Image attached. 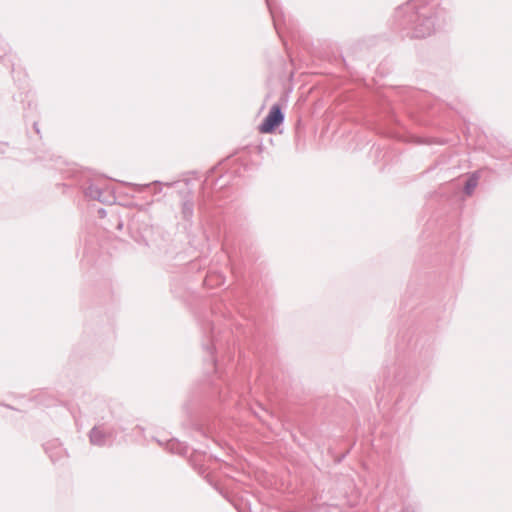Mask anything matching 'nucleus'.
I'll return each instance as SVG.
<instances>
[{"instance_id": "nucleus-5", "label": "nucleus", "mask_w": 512, "mask_h": 512, "mask_svg": "<svg viewBox=\"0 0 512 512\" xmlns=\"http://www.w3.org/2000/svg\"><path fill=\"white\" fill-rule=\"evenodd\" d=\"M182 218L187 222H192L194 216V203L192 197L187 196L183 198L181 205Z\"/></svg>"}, {"instance_id": "nucleus-2", "label": "nucleus", "mask_w": 512, "mask_h": 512, "mask_svg": "<svg viewBox=\"0 0 512 512\" xmlns=\"http://www.w3.org/2000/svg\"><path fill=\"white\" fill-rule=\"evenodd\" d=\"M285 115L279 104H274L263 122L259 126V131L262 133H272L275 129L283 123Z\"/></svg>"}, {"instance_id": "nucleus-11", "label": "nucleus", "mask_w": 512, "mask_h": 512, "mask_svg": "<svg viewBox=\"0 0 512 512\" xmlns=\"http://www.w3.org/2000/svg\"><path fill=\"white\" fill-rule=\"evenodd\" d=\"M33 126H34V129H35L36 133L39 134L38 124L35 122Z\"/></svg>"}, {"instance_id": "nucleus-7", "label": "nucleus", "mask_w": 512, "mask_h": 512, "mask_svg": "<svg viewBox=\"0 0 512 512\" xmlns=\"http://www.w3.org/2000/svg\"><path fill=\"white\" fill-rule=\"evenodd\" d=\"M266 3L269 8V11L271 13L274 27H275L276 31L280 34V20H279V16L277 15L276 8L273 7L271 0H266Z\"/></svg>"}, {"instance_id": "nucleus-10", "label": "nucleus", "mask_w": 512, "mask_h": 512, "mask_svg": "<svg viewBox=\"0 0 512 512\" xmlns=\"http://www.w3.org/2000/svg\"><path fill=\"white\" fill-rule=\"evenodd\" d=\"M149 186H150V184H145V185H135V187H137V188H138V191H141L142 189L147 188V187H149Z\"/></svg>"}, {"instance_id": "nucleus-6", "label": "nucleus", "mask_w": 512, "mask_h": 512, "mask_svg": "<svg viewBox=\"0 0 512 512\" xmlns=\"http://www.w3.org/2000/svg\"><path fill=\"white\" fill-rule=\"evenodd\" d=\"M478 181H479V173L478 172H474L473 174L470 175V177L467 179L465 186H464V191L467 195H472V193L474 192V189L478 185Z\"/></svg>"}, {"instance_id": "nucleus-12", "label": "nucleus", "mask_w": 512, "mask_h": 512, "mask_svg": "<svg viewBox=\"0 0 512 512\" xmlns=\"http://www.w3.org/2000/svg\"><path fill=\"white\" fill-rule=\"evenodd\" d=\"M207 350L209 351V353L212 355L213 354V347H207Z\"/></svg>"}, {"instance_id": "nucleus-13", "label": "nucleus", "mask_w": 512, "mask_h": 512, "mask_svg": "<svg viewBox=\"0 0 512 512\" xmlns=\"http://www.w3.org/2000/svg\"><path fill=\"white\" fill-rule=\"evenodd\" d=\"M236 508L239 510V512H246V511H245L244 509H242V508H239V507H237V506H236Z\"/></svg>"}, {"instance_id": "nucleus-9", "label": "nucleus", "mask_w": 512, "mask_h": 512, "mask_svg": "<svg viewBox=\"0 0 512 512\" xmlns=\"http://www.w3.org/2000/svg\"><path fill=\"white\" fill-rule=\"evenodd\" d=\"M98 214H99V216H100L101 218H103V217H105V216H106V210H105V209H103V208H100V209L98 210Z\"/></svg>"}, {"instance_id": "nucleus-1", "label": "nucleus", "mask_w": 512, "mask_h": 512, "mask_svg": "<svg viewBox=\"0 0 512 512\" xmlns=\"http://www.w3.org/2000/svg\"><path fill=\"white\" fill-rule=\"evenodd\" d=\"M420 0H413L405 5V24L412 30V37L425 38L435 31V19L442 13V9L429 5H419Z\"/></svg>"}, {"instance_id": "nucleus-3", "label": "nucleus", "mask_w": 512, "mask_h": 512, "mask_svg": "<svg viewBox=\"0 0 512 512\" xmlns=\"http://www.w3.org/2000/svg\"><path fill=\"white\" fill-rule=\"evenodd\" d=\"M89 440L91 444L100 447L110 445L114 440V432L103 426H94L89 432Z\"/></svg>"}, {"instance_id": "nucleus-8", "label": "nucleus", "mask_w": 512, "mask_h": 512, "mask_svg": "<svg viewBox=\"0 0 512 512\" xmlns=\"http://www.w3.org/2000/svg\"><path fill=\"white\" fill-rule=\"evenodd\" d=\"M169 448L173 452H182V448H180V444L176 441H170L168 444Z\"/></svg>"}, {"instance_id": "nucleus-4", "label": "nucleus", "mask_w": 512, "mask_h": 512, "mask_svg": "<svg viewBox=\"0 0 512 512\" xmlns=\"http://www.w3.org/2000/svg\"><path fill=\"white\" fill-rule=\"evenodd\" d=\"M84 194L86 197L97 200L101 203H109V199L106 196L107 191L99 188L98 186H95L93 184H90L88 187L84 189Z\"/></svg>"}]
</instances>
